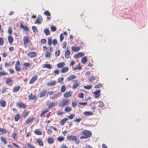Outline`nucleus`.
<instances>
[{"instance_id":"nucleus-11","label":"nucleus","mask_w":148,"mask_h":148,"mask_svg":"<svg viewBox=\"0 0 148 148\" xmlns=\"http://www.w3.org/2000/svg\"><path fill=\"white\" fill-rule=\"evenodd\" d=\"M56 84V81H53L47 83V85L48 86H52L55 85Z\"/></svg>"},{"instance_id":"nucleus-29","label":"nucleus","mask_w":148,"mask_h":148,"mask_svg":"<svg viewBox=\"0 0 148 148\" xmlns=\"http://www.w3.org/2000/svg\"><path fill=\"white\" fill-rule=\"evenodd\" d=\"M44 33L47 36L49 35L50 34V31L48 29H45L44 31Z\"/></svg>"},{"instance_id":"nucleus-47","label":"nucleus","mask_w":148,"mask_h":148,"mask_svg":"<svg viewBox=\"0 0 148 148\" xmlns=\"http://www.w3.org/2000/svg\"><path fill=\"white\" fill-rule=\"evenodd\" d=\"M60 53V51L59 50H58L56 51L55 52V56L56 57L58 56H59Z\"/></svg>"},{"instance_id":"nucleus-63","label":"nucleus","mask_w":148,"mask_h":148,"mask_svg":"<svg viewBox=\"0 0 148 148\" xmlns=\"http://www.w3.org/2000/svg\"><path fill=\"white\" fill-rule=\"evenodd\" d=\"M41 21H40L38 19H37L35 21V23L37 24H40L41 23Z\"/></svg>"},{"instance_id":"nucleus-23","label":"nucleus","mask_w":148,"mask_h":148,"mask_svg":"<svg viewBox=\"0 0 148 148\" xmlns=\"http://www.w3.org/2000/svg\"><path fill=\"white\" fill-rule=\"evenodd\" d=\"M57 103L56 102H51L48 105V107L49 108H51L57 105Z\"/></svg>"},{"instance_id":"nucleus-19","label":"nucleus","mask_w":148,"mask_h":148,"mask_svg":"<svg viewBox=\"0 0 148 148\" xmlns=\"http://www.w3.org/2000/svg\"><path fill=\"white\" fill-rule=\"evenodd\" d=\"M18 106L20 108H26V106L23 103H19L17 104Z\"/></svg>"},{"instance_id":"nucleus-37","label":"nucleus","mask_w":148,"mask_h":148,"mask_svg":"<svg viewBox=\"0 0 148 148\" xmlns=\"http://www.w3.org/2000/svg\"><path fill=\"white\" fill-rule=\"evenodd\" d=\"M20 118V116L19 114H17L14 117V120L17 121Z\"/></svg>"},{"instance_id":"nucleus-46","label":"nucleus","mask_w":148,"mask_h":148,"mask_svg":"<svg viewBox=\"0 0 148 148\" xmlns=\"http://www.w3.org/2000/svg\"><path fill=\"white\" fill-rule=\"evenodd\" d=\"M51 31L54 32H55L56 30V28L55 26H52L51 27Z\"/></svg>"},{"instance_id":"nucleus-42","label":"nucleus","mask_w":148,"mask_h":148,"mask_svg":"<svg viewBox=\"0 0 148 148\" xmlns=\"http://www.w3.org/2000/svg\"><path fill=\"white\" fill-rule=\"evenodd\" d=\"M0 132L2 133L5 134L7 132L6 130L4 129L0 128Z\"/></svg>"},{"instance_id":"nucleus-20","label":"nucleus","mask_w":148,"mask_h":148,"mask_svg":"<svg viewBox=\"0 0 148 148\" xmlns=\"http://www.w3.org/2000/svg\"><path fill=\"white\" fill-rule=\"evenodd\" d=\"M71 48L72 50L75 52L78 51H79L80 49L79 47H72Z\"/></svg>"},{"instance_id":"nucleus-1","label":"nucleus","mask_w":148,"mask_h":148,"mask_svg":"<svg viewBox=\"0 0 148 148\" xmlns=\"http://www.w3.org/2000/svg\"><path fill=\"white\" fill-rule=\"evenodd\" d=\"M82 134L83 135L80 137L81 139L87 138L90 137L92 135L91 132L86 130H83L82 132Z\"/></svg>"},{"instance_id":"nucleus-28","label":"nucleus","mask_w":148,"mask_h":148,"mask_svg":"<svg viewBox=\"0 0 148 148\" xmlns=\"http://www.w3.org/2000/svg\"><path fill=\"white\" fill-rule=\"evenodd\" d=\"M37 142L38 143V145L40 146H42L43 145V143L41 140L37 139Z\"/></svg>"},{"instance_id":"nucleus-3","label":"nucleus","mask_w":148,"mask_h":148,"mask_svg":"<svg viewBox=\"0 0 148 148\" xmlns=\"http://www.w3.org/2000/svg\"><path fill=\"white\" fill-rule=\"evenodd\" d=\"M23 41L25 47L27 46L28 44L30 42V40L28 36H25L23 37Z\"/></svg>"},{"instance_id":"nucleus-51","label":"nucleus","mask_w":148,"mask_h":148,"mask_svg":"<svg viewBox=\"0 0 148 148\" xmlns=\"http://www.w3.org/2000/svg\"><path fill=\"white\" fill-rule=\"evenodd\" d=\"M75 115L74 114H71L68 116V118L69 119H72L75 117Z\"/></svg>"},{"instance_id":"nucleus-44","label":"nucleus","mask_w":148,"mask_h":148,"mask_svg":"<svg viewBox=\"0 0 148 148\" xmlns=\"http://www.w3.org/2000/svg\"><path fill=\"white\" fill-rule=\"evenodd\" d=\"M58 140L60 142L63 141L64 140V137H59L57 138Z\"/></svg>"},{"instance_id":"nucleus-8","label":"nucleus","mask_w":148,"mask_h":148,"mask_svg":"<svg viewBox=\"0 0 148 148\" xmlns=\"http://www.w3.org/2000/svg\"><path fill=\"white\" fill-rule=\"evenodd\" d=\"M47 92V90H43L41 91L39 94L40 98H41L44 97L45 95Z\"/></svg>"},{"instance_id":"nucleus-49","label":"nucleus","mask_w":148,"mask_h":148,"mask_svg":"<svg viewBox=\"0 0 148 148\" xmlns=\"http://www.w3.org/2000/svg\"><path fill=\"white\" fill-rule=\"evenodd\" d=\"M84 94L82 93L79 94L78 95V97L80 98L83 99L84 97Z\"/></svg>"},{"instance_id":"nucleus-43","label":"nucleus","mask_w":148,"mask_h":148,"mask_svg":"<svg viewBox=\"0 0 148 148\" xmlns=\"http://www.w3.org/2000/svg\"><path fill=\"white\" fill-rule=\"evenodd\" d=\"M52 44V39L51 37L49 38L48 39V44L50 46Z\"/></svg>"},{"instance_id":"nucleus-61","label":"nucleus","mask_w":148,"mask_h":148,"mask_svg":"<svg viewBox=\"0 0 148 148\" xmlns=\"http://www.w3.org/2000/svg\"><path fill=\"white\" fill-rule=\"evenodd\" d=\"M3 39L1 38H0V45H2L3 44Z\"/></svg>"},{"instance_id":"nucleus-52","label":"nucleus","mask_w":148,"mask_h":148,"mask_svg":"<svg viewBox=\"0 0 148 148\" xmlns=\"http://www.w3.org/2000/svg\"><path fill=\"white\" fill-rule=\"evenodd\" d=\"M53 44L54 46H55L57 44V41L56 39H54L52 41Z\"/></svg>"},{"instance_id":"nucleus-55","label":"nucleus","mask_w":148,"mask_h":148,"mask_svg":"<svg viewBox=\"0 0 148 148\" xmlns=\"http://www.w3.org/2000/svg\"><path fill=\"white\" fill-rule=\"evenodd\" d=\"M63 79H64L63 78H60L58 79V82L61 84H63V82H62V81L63 80Z\"/></svg>"},{"instance_id":"nucleus-53","label":"nucleus","mask_w":148,"mask_h":148,"mask_svg":"<svg viewBox=\"0 0 148 148\" xmlns=\"http://www.w3.org/2000/svg\"><path fill=\"white\" fill-rule=\"evenodd\" d=\"M92 86L89 85H87L86 86H85L84 87V88L85 89H90L91 88H92Z\"/></svg>"},{"instance_id":"nucleus-33","label":"nucleus","mask_w":148,"mask_h":148,"mask_svg":"<svg viewBox=\"0 0 148 148\" xmlns=\"http://www.w3.org/2000/svg\"><path fill=\"white\" fill-rule=\"evenodd\" d=\"M20 88V87L19 86L15 87L13 89V91L14 92H16L19 90Z\"/></svg>"},{"instance_id":"nucleus-5","label":"nucleus","mask_w":148,"mask_h":148,"mask_svg":"<svg viewBox=\"0 0 148 148\" xmlns=\"http://www.w3.org/2000/svg\"><path fill=\"white\" fill-rule=\"evenodd\" d=\"M67 138L71 141H76L77 140V137L75 136H69L67 137Z\"/></svg>"},{"instance_id":"nucleus-57","label":"nucleus","mask_w":148,"mask_h":148,"mask_svg":"<svg viewBox=\"0 0 148 148\" xmlns=\"http://www.w3.org/2000/svg\"><path fill=\"white\" fill-rule=\"evenodd\" d=\"M102 86V84H97L95 87V88H99Z\"/></svg>"},{"instance_id":"nucleus-60","label":"nucleus","mask_w":148,"mask_h":148,"mask_svg":"<svg viewBox=\"0 0 148 148\" xmlns=\"http://www.w3.org/2000/svg\"><path fill=\"white\" fill-rule=\"evenodd\" d=\"M77 104V103L76 102H75V101L73 102L72 103V106L73 107H75L76 106Z\"/></svg>"},{"instance_id":"nucleus-4","label":"nucleus","mask_w":148,"mask_h":148,"mask_svg":"<svg viewBox=\"0 0 148 148\" xmlns=\"http://www.w3.org/2000/svg\"><path fill=\"white\" fill-rule=\"evenodd\" d=\"M15 69L17 72L21 70L20 63L18 61H17L15 64Z\"/></svg>"},{"instance_id":"nucleus-34","label":"nucleus","mask_w":148,"mask_h":148,"mask_svg":"<svg viewBox=\"0 0 148 148\" xmlns=\"http://www.w3.org/2000/svg\"><path fill=\"white\" fill-rule=\"evenodd\" d=\"M28 97L29 99L34 100L36 98V96L30 94L28 96Z\"/></svg>"},{"instance_id":"nucleus-58","label":"nucleus","mask_w":148,"mask_h":148,"mask_svg":"<svg viewBox=\"0 0 148 148\" xmlns=\"http://www.w3.org/2000/svg\"><path fill=\"white\" fill-rule=\"evenodd\" d=\"M12 82V80L11 79L8 78H7L6 82L7 84H8L10 83H11Z\"/></svg>"},{"instance_id":"nucleus-6","label":"nucleus","mask_w":148,"mask_h":148,"mask_svg":"<svg viewBox=\"0 0 148 148\" xmlns=\"http://www.w3.org/2000/svg\"><path fill=\"white\" fill-rule=\"evenodd\" d=\"M73 82H74V84L72 88L75 89L79 86V84L78 82V80H73Z\"/></svg>"},{"instance_id":"nucleus-21","label":"nucleus","mask_w":148,"mask_h":148,"mask_svg":"<svg viewBox=\"0 0 148 148\" xmlns=\"http://www.w3.org/2000/svg\"><path fill=\"white\" fill-rule=\"evenodd\" d=\"M83 114L86 116H90L93 115V113L90 111H86L84 112Z\"/></svg>"},{"instance_id":"nucleus-40","label":"nucleus","mask_w":148,"mask_h":148,"mask_svg":"<svg viewBox=\"0 0 148 148\" xmlns=\"http://www.w3.org/2000/svg\"><path fill=\"white\" fill-rule=\"evenodd\" d=\"M71 110V108L69 107H66L65 110L64 111L66 112H70Z\"/></svg>"},{"instance_id":"nucleus-39","label":"nucleus","mask_w":148,"mask_h":148,"mask_svg":"<svg viewBox=\"0 0 148 148\" xmlns=\"http://www.w3.org/2000/svg\"><path fill=\"white\" fill-rule=\"evenodd\" d=\"M8 73H6L5 71H3L2 72H0V77L2 76H4L5 75H7Z\"/></svg>"},{"instance_id":"nucleus-41","label":"nucleus","mask_w":148,"mask_h":148,"mask_svg":"<svg viewBox=\"0 0 148 148\" xmlns=\"http://www.w3.org/2000/svg\"><path fill=\"white\" fill-rule=\"evenodd\" d=\"M1 140L3 142L4 144H6L7 143V141L5 138L3 137H0Z\"/></svg>"},{"instance_id":"nucleus-56","label":"nucleus","mask_w":148,"mask_h":148,"mask_svg":"<svg viewBox=\"0 0 148 148\" xmlns=\"http://www.w3.org/2000/svg\"><path fill=\"white\" fill-rule=\"evenodd\" d=\"M99 107L101 108L104 105L103 102L102 101L99 102Z\"/></svg>"},{"instance_id":"nucleus-30","label":"nucleus","mask_w":148,"mask_h":148,"mask_svg":"<svg viewBox=\"0 0 148 148\" xmlns=\"http://www.w3.org/2000/svg\"><path fill=\"white\" fill-rule=\"evenodd\" d=\"M0 104L3 107H5L6 105V102L4 100H2L0 101Z\"/></svg>"},{"instance_id":"nucleus-62","label":"nucleus","mask_w":148,"mask_h":148,"mask_svg":"<svg viewBox=\"0 0 148 148\" xmlns=\"http://www.w3.org/2000/svg\"><path fill=\"white\" fill-rule=\"evenodd\" d=\"M66 42H63L62 45V47L63 48H66Z\"/></svg>"},{"instance_id":"nucleus-7","label":"nucleus","mask_w":148,"mask_h":148,"mask_svg":"<svg viewBox=\"0 0 148 148\" xmlns=\"http://www.w3.org/2000/svg\"><path fill=\"white\" fill-rule=\"evenodd\" d=\"M37 79V76L35 75L33 76L30 80L29 82L30 84H33Z\"/></svg>"},{"instance_id":"nucleus-24","label":"nucleus","mask_w":148,"mask_h":148,"mask_svg":"<svg viewBox=\"0 0 148 148\" xmlns=\"http://www.w3.org/2000/svg\"><path fill=\"white\" fill-rule=\"evenodd\" d=\"M82 69V67L80 66V64H79L77 65L75 67L73 68L74 70H80Z\"/></svg>"},{"instance_id":"nucleus-12","label":"nucleus","mask_w":148,"mask_h":148,"mask_svg":"<svg viewBox=\"0 0 148 148\" xmlns=\"http://www.w3.org/2000/svg\"><path fill=\"white\" fill-rule=\"evenodd\" d=\"M27 55L30 57H36L37 56L36 53L35 52H31L28 53Z\"/></svg>"},{"instance_id":"nucleus-2","label":"nucleus","mask_w":148,"mask_h":148,"mask_svg":"<svg viewBox=\"0 0 148 148\" xmlns=\"http://www.w3.org/2000/svg\"><path fill=\"white\" fill-rule=\"evenodd\" d=\"M69 104V100L67 99H63L59 103V106L62 107L64 106L68 105Z\"/></svg>"},{"instance_id":"nucleus-50","label":"nucleus","mask_w":148,"mask_h":148,"mask_svg":"<svg viewBox=\"0 0 148 148\" xmlns=\"http://www.w3.org/2000/svg\"><path fill=\"white\" fill-rule=\"evenodd\" d=\"M95 77L93 76H91L89 78V80L90 81H92L95 80Z\"/></svg>"},{"instance_id":"nucleus-22","label":"nucleus","mask_w":148,"mask_h":148,"mask_svg":"<svg viewBox=\"0 0 148 148\" xmlns=\"http://www.w3.org/2000/svg\"><path fill=\"white\" fill-rule=\"evenodd\" d=\"M34 119V118L33 117L32 118H29L26 121V123L28 124L32 122L33 121Z\"/></svg>"},{"instance_id":"nucleus-15","label":"nucleus","mask_w":148,"mask_h":148,"mask_svg":"<svg viewBox=\"0 0 148 148\" xmlns=\"http://www.w3.org/2000/svg\"><path fill=\"white\" fill-rule=\"evenodd\" d=\"M20 27L21 28L23 29L24 31H27V32H29V29L27 26H24L21 24H20Z\"/></svg>"},{"instance_id":"nucleus-9","label":"nucleus","mask_w":148,"mask_h":148,"mask_svg":"<svg viewBox=\"0 0 148 148\" xmlns=\"http://www.w3.org/2000/svg\"><path fill=\"white\" fill-rule=\"evenodd\" d=\"M61 93L60 92H58L57 94H54L51 97H50V99L53 100L56 99L58 97H60L61 95Z\"/></svg>"},{"instance_id":"nucleus-54","label":"nucleus","mask_w":148,"mask_h":148,"mask_svg":"<svg viewBox=\"0 0 148 148\" xmlns=\"http://www.w3.org/2000/svg\"><path fill=\"white\" fill-rule=\"evenodd\" d=\"M51 56V54L49 52H47L45 55V57L46 58H49Z\"/></svg>"},{"instance_id":"nucleus-27","label":"nucleus","mask_w":148,"mask_h":148,"mask_svg":"<svg viewBox=\"0 0 148 148\" xmlns=\"http://www.w3.org/2000/svg\"><path fill=\"white\" fill-rule=\"evenodd\" d=\"M12 137L14 140H16L17 138V134L16 132H14L12 134Z\"/></svg>"},{"instance_id":"nucleus-26","label":"nucleus","mask_w":148,"mask_h":148,"mask_svg":"<svg viewBox=\"0 0 148 148\" xmlns=\"http://www.w3.org/2000/svg\"><path fill=\"white\" fill-rule=\"evenodd\" d=\"M68 119L66 118L63 119L60 122V123L62 125H63L66 122Z\"/></svg>"},{"instance_id":"nucleus-59","label":"nucleus","mask_w":148,"mask_h":148,"mask_svg":"<svg viewBox=\"0 0 148 148\" xmlns=\"http://www.w3.org/2000/svg\"><path fill=\"white\" fill-rule=\"evenodd\" d=\"M44 14L48 16H49L50 15V13H49V12L48 11H45V12H44Z\"/></svg>"},{"instance_id":"nucleus-32","label":"nucleus","mask_w":148,"mask_h":148,"mask_svg":"<svg viewBox=\"0 0 148 148\" xmlns=\"http://www.w3.org/2000/svg\"><path fill=\"white\" fill-rule=\"evenodd\" d=\"M87 61V58L86 57H84L81 60V62L84 64L86 63Z\"/></svg>"},{"instance_id":"nucleus-48","label":"nucleus","mask_w":148,"mask_h":148,"mask_svg":"<svg viewBox=\"0 0 148 148\" xmlns=\"http://www.w3.org/2000/svg\"><path fill=\"white\" fill-rule=\"evenodd\" d=\"M32 29L34 33L38 32V30L36 27L35 26H33L32 27Z\"/></svg>"},{"instance_id":"nucleus-64","label":"nucleus","mask_w":148,"mask_h":148,"mask_svg":"<svg viewBox=\"0 0 148 148\" xmlns=\"http://www.w3.org/2000/svg\"><path fill=\"white\" fill-rule=\"evenodd\" d=\"M27 145L29 148H35L32 145H30L29 143H27Z\"/></svg>"},{"instance_id":"nucleus-38","label":"nucleus","mask_w":148,"mask_h":148,"mask_svg":"<svg viewBox=\"0 0 148 148\" xmlns=\"http://www.w3.org/2000/svg\"><path fill=\"white\" fill-rule=\"evenodd\" d=\"M34 133L35 134L38 135H41L42 134V132L39 130H36L35 131Z\"/></svg>"},{"instance_id":"nucleus-25","label":"nucleus","mask_w":148,"mask_h":148,"mask_svg":"<svg viewBox=\"0 0 148 148\" xmlns=\"http://www.w3.org/2000/svg\"><path fill=\"white\" fill-rule=\"evenodd\" d=\"M70 53L71 52L69 50H67L65 53V57L66 58H69V56L70 55Z\"/></svg>"},{"instance_id":"nucleus-35","label":"nucleus","mask_w":148,"mask_h":148,"mask_svg":"<svg viewBox=\"0 0 148 148\" xmlns=\"http://www.w3.org/2000/svg\"><path fill=\"white\" fill-rule=\"evenodd\" d=\"M43 68H46L48 69H51L52 67L50 64H45L43 66Z\"/></svg>"},{"instance_id":"nucleus-45","label":"nucleus","mask_w":148,"mask_h":148,"mask_svg":"<svg viewBox=\"0 0 148 148\" xmlns=\"http://www.w3.org/2000/svg\"><path fill=\"white\" fill-rule=\"evenodd\" d=\"M48 110H46L42 112L40 114V116L42 117L43 116H45V114L48 112Z\"/></svg>"},{"instance_id":"nucleus-13","label":"nucleus","mask_w":148,"mask_h":148,"mask_svg":"<svg viewBox=\"0 0 148 148\" xmlns=\"http://www.w3.org/2000/svg\"><path fill=\"white\" fill-rule=\"evenodd\" d=\"M47 141L49 144H51L54 143V140L52 138L49 137L48 138Z\"/></svg>"},{"instance_id":"nucleus-36","label":"nucleus","mask_w":148,"mask_h":148,"mask_svg":"<svg viewBox=\"0 0 148 148\" xmlns=\"http://www.w3.org/2000/svg\"><path fill=\"white\" fill-rule=\"evenodd\" d=\"M66 87L65 86H62L60 89V91L62 92H64L66 90Z\"/></svg>"},{"instance_id":"nucleus-18","label":"nucleus","mask_w":148,"mask_h":148,"mask_svg":"<svg viewBox=\"0 0 148 148\" xmlns=\"http://www.w3.org/2000/svg\"><path fill=\"white\" fill-rule=\"evenodd\" d=\"M76 78V76L74 75H72L70 76L69 77H68L67 79V80L69 81L70 80L75 79Z\"/></svg>"},{"instance_id":"nucleus-16","label":"nucleus","mask_w":148,"mask_h":148,"mask_svg":"<svg viewBox=\"0 0 148 148\" xmlns=\"http://www.w3.org/2000/svg\"><path fill=\"white\" fill-rule=\"evenodd\" d=\"M69 70V68L68 67H65L63 68L61 70V71L62 73H65L67 72Z\"/></svg>"},{"instance_id":"nucleus-10","label":"nucleus","mask_w":148,"mask_h":148,"mask_svg":"<svg viewBox=\"0 0 148 148\" xmlns=\"http://www.w3.org/2000/svg\"><path fill=\"white\" fill-rule=\"evenodd\" d=\"M72 93L73 92L71 91L66 92L64 94V96L65 97L68 98L71 97Z\"/></svg>"},{"instance_id":"nucleus-31","label":"nucleus","mask_w":148,"mask_h":148,"mask_svg":"<svg viewBox=\"0 0 148 148\" xmlns=\"http://www.w3.org/2000/svg\"><path fill=\"white\" fill-rule=\"evenodd\" d=\"M9 42L10 44H11L13 42V39L12 36H8V37Z\"/></svg>"},{"instance_id":"nucleus-17","label":"nucleus","mask_w":148,"mask_h":148,"mask_svg":"<svg viewBox=\"0 0 148 148\" xmlns=\"http://www.w3.org/2000/svg\"><path fill=\"white\" fill-rule=\"evenodd\" d=\"M65 65V64L64 62H61L58 63L57 64V67L58 68H60L63 67Z\"/></svg>"},{"instance_id":"nucleus-14","label":"nucleus","mask_w":148,"mask_h":148,"mask_svg":"<svg viewBox=\"0 0 148 148\" xmlns=\"http://www.w3.org/2000/svg\"><path fill=\"white\" fill-rule=\"evenodd\" d=\"M100 92V90H98L95 91V92H93V93L95 94V98H98L100 95L99 93Z\"/></svg>"}]
</instances>
